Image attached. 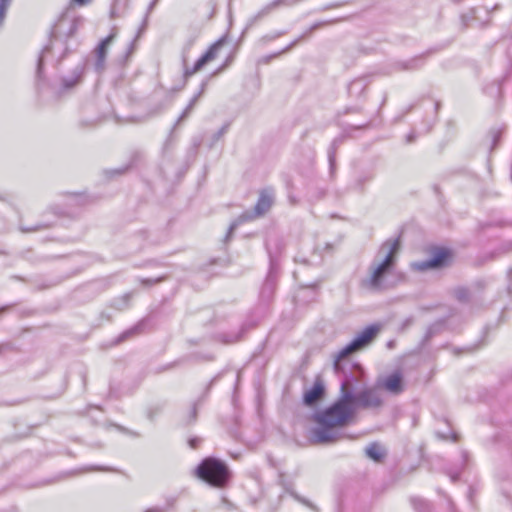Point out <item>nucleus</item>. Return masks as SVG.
<instances>
[{
  "label": "nucleus",
  "mask_w": 512,
  "mask_h": 512,
  "mask_svg": "<svg viewBox=\"0 0 512 512\" xmlns=\"http://www.w3.org/2000/svg\"><path fill=\"white\" fill-rule=\"evenodd\" d=\"M291 495L296 499L298 500L299 502L309 506V507H312V505L306 500V499H303L301 497H299L296 493L294 492H291Z\"/></svg>",
  "instance_id": "nucleus-24"
},
{
  "label": "nucleus",
  "mask_w": 512,
  "mask_h": 512,
  "mask_svg": "<svg viewBox=\"0 0 512 512\" xmlns=\"http://www.w3.org/2000/svg\"><path fill=\"white\" fill-rule=\"evenodd\" d=\"M219 71H221V68H218V70L215 71V74H218Z\"/></svg>",
  "instance_id": "nucleus-39"
},
{
  "label": "nucleus",
  "mask_w": 512,
  "mask_h": 512,
  "mask_svg": "<svg viewBox=\"0 0 512 512\" xmlns=\"http://www.w3.org/2000/svg\"><path fill=\"white\" fill-rule=\"evenodd\" d=\"M329 161H330V164L332 165L333 164V156H332V154L329 155Z\"/></svg>",
  "instance_id": "nucleus-34"
},
{
  "label": "nucleus",
  "mask_w": 512,
  "mask_h": 512,
  "mask_svg": "<svg viewBox=\"0 0 512 512\" xmlns=\"http://www.w3.org/2000/svg\"><path fill=\"white\" fill-rule=\"evenodd\" d=\"M206 86H207V81H203L201 83V87H200V90L198 93H196L190 100V102L188 103L187 107L184 109V111L182 112V114L180 115L179 119H178V122L184 120L186 117H188V115L192 112V110L194 109L195 105L197 104V102L199 101V99L202 97V95L204 94L205 92V89H206Z\"/></svg>",
  "instance_id": "nucleus-13"
},
{
  "label": "nucleus",
  "mask_w": 512,
  "mask_h": 512,
  "mask_svg": "<svg viewBox=\"0 0 512 512\" xmlns=\"http://www.w3.org/2000/svg\"><path fill=\"white\" fill-rule=\"evenodd\" d=\"M366 455L374 461H381L385 456V450L376 443H372L366 448Z\"/></svg>",
  "instance_id": "nucleus-15"
},
{
  "label": "nucleus",
  "mask_w": 512,
  "mask_h": 512,
  "mask_svg": "<svg viewBox=\"0 0 512 512\" xmlns=\"http://www.w3.org/2000/svg\"><path fill=\"white\" fill-rule=\"evenodd\" d=\"M226 131V128L223 127L219 132H218V137L222 136Z\"/></svg>",
  "instance_id": "nucleus-31"
},
{
  "label": "nucleus",
  "mask_w": 512,
  "mask_h": 512,
  "mask_svg": "<svg viewBox=\"0 0 512 512\" xmlns=\"http://www.w3.org/2000/svg\"><path fill=\"white\" fill-rule=\"evenodd\" d=\"M297 43V41H294L292 42L289 46H287L284 50H282L279 54L281 53H284V52H287L288 50H290L295 44Z\"/></svg>",
  "instance_id": "nucleus-29"
},
{
  "label": "nucleus",
  "mask_w": 512,
  "mask_h": 512,
  "mask_svg": "<svg viewBox=\"0 0 512 512\" xmlns=\"http://www.w3.org/2000/svg\"><path fill=\"white\" fill-rule=\"evenodd\" d=\"M467 291L464 290V289H460L457 291V298L461 301L463 300H466L467 299Z\"/></svg>",
  "instance_id": "nucleus-23"
},
{
  "label": "nucleus",
  "mask_w": 512,
  "mask_h": 512,
  "mask_svg": "<svg viewBox=\"0 0 512 512\" xmlns=\"http://www.w3.org/2000/svg\"><path fill=\"white\" fill-rule=\"evenodd\" d=\"M275 200L274 191L271 189H264L260 192L258 201L253 211H245L236 220H234L228 230L227 238L231 237L233 232L239 225L244 222L255 220L256 218L264 216L272 207Z\"/></svg>",
  "instance_id": "nucleus-4"
},
{
  "label": "nucleus",
  "mask_w": 512,
  "mask_h": 512,
  "mask_svg": "<svg viewBox=\"0 0 512 512\" xmlns=\"http://www.w3.org/2000/svg\"><path fill=\"white\" fill-rule=\"evenodd\" d=\"M11 3V0H0V28L3 25L4 19L6 17V12Z\"/></svg>",
  "instance_id": "nucleus-18"
},
{
  "label": "nucleus",
  "mask_w": 512,
  "mask_h": 512,
  "mask_svg": "<svg viewBox=\"0 0 512 512\" xmlns=\"http://www.w3.org/2000/svg\"><path fill=\"white\" fill-rule=\"evenodd\" d=\"M369 84V76L359 77L353 80L349 85V93L353 96H359Z\"/></svg>",
  "instance_id": "nucleus-14"
},
{
  "label": "nucleus",
  "mask_w": 512,
  "mask_h": 512,
  "mask_svg": "<svg viewBox=\"0 0 512 512\" xmlns=\"http://www.w3.org/2000/svg\"><path fill=\"white\" fill-rule=\"evenodd\" d=\"M399 240L386 241L368 268V273L361 281V286L371 291H382L389 288L399 250Z\"/></svg>",
  "instance_id": "nucleus-2"
},
{
  "label": "nucleus",
  "mask_w": 512,
  "mask_h": 512,
  "mask_svg": "<svg viewBox=\"0 0 512 512\" xmlns=\"http://www.w3.org/2000/svg\"><path fill=\"white\" fill-rule=\"evenodd\" d=\"M324 387L321 383L316 382L311 389L304 393V403L306 405L315 404L323 395Z\"/></svg>",
  "instance_id": "nucleus-11"
},
{
  "label": "nucleus",
  "mask_w": 512,
  "mask_h": 512,
  "mask_svg": "<svg viewBox=\"0 0 512 512\" xmlns=\"http://www.w3.org/2000/svg\"><path fill=\"white\" fill-rule=\"evenodd\" d=\"M275 56H276V55H272V56H271V58H275ZM269 59H270V57L266 59V62H268V61H269Z\"/></svg>",
  "instance_id": "nucleus-38"
},
{
  "label": "nucleus",
  "mask_w": 512,
  "mask_h": 512,
  "mask_svg": "<svg viewBox=\"0 0 512 512\" xmlns=\"http://www.w3.org/2000/svg\"><path fill=\"white\" fill-rule=\"evenodd\" d=\"M285 0H274L273 2L267 4L264 6L253 18L250 19L249 24L253 25L258 20L264 18L265 16L269 15L274 9L278 8L279 6L285 4Z\"/></svg>",
  "instance_id": "nucleus-12"
},
{
  "label": "nucleus",
  "mask_w": 512,
  "mask_h": 512,
  "mask_svg": "<svg viewBox=\"0 0 512 512\" xmlns=\"http://www.w3.org/2000/svg\"><path fill=\"white\" fill-rule=\"evenodd\" d=\"M451 479H452V481H456L457 480V475H452Z\"/></svg>",
  "instance_id": "nucleus-35"
},
{
  "label": "nucleus",
  "mask_w": 512,
  "mask_h": 512,
  "mask_svg": "<svg viewBox=\"0 0 512 512\" xmlns=\"http://www.w3.org/2000/svg\"><path fill=\"white\" fill-rule=\"evenodd\" d=\"M155 5V1H153L150 6H149V10H151L153 8V6Z\"/></svg>",
  "instance_id": "nucleus-36"
},
{
  "label": "nucleus",
  "mask_w": 512,
  "mask_h": 512,
  "mask_svg": "<svg viewBox=\"0 0 512 512\" xmlns=\"http://www.w3.org/2000/svg\"><path fill=\"white\" fill-rule=\"evenodd\" d=\"M413 138H414V136H413L412 134H410V135L408 136L407 141H408V142H412Z\"/></svg>",
  "instance_id": "nucleus-32"
},
{
  "label": "nucleus",
  "mask_w": 512,
  "mask_h": 512,
  "mask_svg": "<svg viewBox=\"0 0 512 512\" xmlns=\"http://www.w3.org/2000/svg\"><path fill=\"white\" fill-rule=\"evenodd\" d=\"M87 471H111L115 472V469L109 468V467H91L87 469Z\"/></svg>",
  "instance_id": "nucleus-22"
},
{
  "label": "nucleus",
  "mask_w": 512,
  "mask_h": 512,
  "mask_svg": "<svg viewBox=\"0 0 512 512\" xmlns=\"http://www.w3.org/2000/svg\"><path fill=\"white\" fill-rule=\"evenodd\" d=\"M499 136H500V133H499V132H495V133L493 134V142H494V144L496 143V141H497V139L499 138Z\"/></svg>",
  "instance_id": "nucleus-30"
},
{
  "label": "nucleus",
  "mask_w": 512,
  "mask_h": 512,
  "mask_svg": "<svg viewBox=\"0 0 512 512\" xmlns=\"http://www.w3.org/2000/svg\"><path fill=\"white\" fill-rule=\"evenodd\" d=\"M115 37H116V32L113 31L109 36H107L105 39H103L95 49V55H96L95 68L98 72H101L104 70L107 50H108V47L110 46V44L113 42Z\"/></svg>",
  "instance_id": "nucleus-10"
},
{
  "label": "nucleus",
  "mask_w": 512,
  "mask_h": 512,
  "mask_svg": "<svg viewBox=\"0 0 512 512\" xmlns=\"http://www.w3.org/2000/svg\"><path fill=\"white\" fill-rule=\"evenodd\" d=\"M381 391L391 395H399L405 390L403 375L400 371H394L389 375L378 377L376 380Z\"/></svg>",
  "instance_id": "nucleus-6"
},
{
  "label": "nucleus",
  "mask_w": 512,
  "mask_h": 512,
  "mask_svg": "<svg viewBox=\"0 0 512 512\" xmlns=\"http://www.w3.org/2000/svg\"><path fill=\"white\" fill-rule=\"evenodd\" d=\"M219 71H221V68H218V70L215 71V74H218Z\"/></svg>",
  "instance_id": "nucleus-40"
},
{
  "label": "nucleus",
  "mask_w": 512,
  "mask_h": 512,
  "mask_svg": "<svg viewBox=\"0 0 512 512\" xmlns=\"http://www.w3.org/2000/svg\"><path fill=\"white\" fill-rule=\"evenodd\" d=\"M348 379L341 382L340 396L329 407L313 416L315 426L311 430L314 443L330 444L345 438L344 428L354 417L358 408L378 409L384 404L382 391L375 384L354 394Z\"/></svg>",
  "instance_id": "nucleus-1"
},
{
  "label": "nucleus",
  "mask_w": 512,
  "mask_h": 512,
  "mask_svg": "<svg viewBox=\"0 0 512 512\" xmlns=\"http://www.w3.org/2000/svg\"><path fill=\"white\" fill-rule=\"evenodd\" d=\"M219 71H221V68H218V70L215 71V74H218Z\"/></svg>",
  "instance_id": "nucleus-41"
},
{
  "label": "nucleus",
  "mask_w": 512,
  "mask_h": 512,
  "mask_svg": "<svg viewBox=\"0 0 512 512\" xmlns=\"http://www.w3.org/2000/svg\"><path fill=\"white\" fill-rule=\"evenodd\" d=\"M378 332L379 328L377 326H369L365 328L360 334H358L350 344H348L337 353L334 360V370L336 372H340L342 370V360H344L350 354L369 345L376 337Z\"/></svg>",
  "instance_id": "nucleus-5"
},
{
  "label": "nucleus",
  "mask_w": 512,
  "mask_h": 512,
  "mask_svg": "<svg viewBox=\"0 0 512 512\" xmlns=\"http://www.w3.org/2000/svg\"><path fill=\"white\" fill-rule=\"evenodd\" d=\"M196 474L211 486L222 488L229 480L228 467L215 458H206L196 469Z\"/></svg>",
  "instance_id": "nucleus-3"
},
{
  "label": "nucleus",
  "mask_w": 512,
  "mask_h": 512,
  "mask_svg": "<svg viewBox=\"0 0 512 512\" xmlns=\"http://www.w3.org/2000/svg\"><path fill=\"white\" fill-rule=\"evenodd\" d=\"M82 22L83 21L80 18H69L68 16L63 15L54 25L52 30V37L54 39L72 37Z\"/></svg>",
  "instance_id": "nucleus-7"
},
{
  "label": "nucleus",
  "mask_w": 512,
  "mask_h": 512,
  "mask_svg": "<svg viewBox=\"0 0 512 512\" xmlns=\"http://www.w3.org/2000/svg\"><path fill=\"white\" fill-rule=\"evenodd\" d=\"M285 34V32H276L274 34H271V35H265L261 38V41L263 43H266V42H269V41H273L281 36H283Z\"/></svg>",
  "instance_id": "nucleus-20"
},
{
  "label": "nucleus",
  "mask_w": 512,
  "mask_h": 512,
  "mask_svg": "<svg viewBox=\"0 0 512 512\" xmlns=\"http://www.w3.org/2000/svg\"><path fill=\"white\" fill-rule=\"evenodd\" d=\"M38 228H34V229H27L26 231H37Z\"/></svg>",
  "instance_id": "nucleus-37"
},
{
  "label": "nucleus",
  "mask_w": 512,
  "mask_h": 512,
  "mask_svg": "<svg viewBox=\"0 0 512 512\" xmlns=\"http://www.w3.org/2000/svg\"><path fill=\"white\" fill-rule=\"evenodd\" d=\"M92 0H73L79 6H85L91 3Z\"/></svg>",
  "instance_id": "nucleus-26"
},
{
  "label": "nucleus",
  "mask_w": 512,
  "mask_h": 512,
  "mask_svg": "<svg viewBox=\"0 0 512 512\" xmlns=\"http://www.w3.org/2000/svg\"><path fill=\"white\" fill-rule=\"evenodd\" d=\"M199 442H200V440H198V439H191V440H190V446H191L192 448H196V447L198 446V443H199Z\"/></svg>",
  "instance_id": "nucleus-27"
},
{
  "label": "nucleus",
  "mask_w": 512,
  "mask_h": 512,
  "mask_svg": "<svg viewBox=\"0 0 512 512\" xmlns=\"http://www.w3.org/2000/svg\"><path fill=\"white\" fill-rule=\"evenodd\" d=\"M274 288L275 280L272 276H268L262 288V295L265 297H270L274 291Z\"/></svg>",
  "instance_id": "nucleus-17"
},
{
  "label": "nucleus",
  "mask_w": 512,
  "mask_h": 512,
  "mask_svg": "<svg viewBox=\"0 0 512 512\" xmlns=\"http://www.w3.org/2000/svg\"><path fill=\"white\" fill-rule=\"evenodd\" d=\"M49 50H50L49 47H45L43 49L39 59H38V65H37V74H38V76H40V74H41L44 58H45V55L49 52Z\"/></svg>",
  "instance_id": "nucleus-19"
},
{
  "label": "nucleus",
  "mask_w": 512,
  "mask_h": 512,
  "mask_svg": "<svg viewBox=\"0 0 512 512\" xmlns=\"http://www.w3.org/2000/svg\"><path fill=\"white\" fill-rule=\"evenodd\" d=\"M450 257V253L446 249L437 250L430 259L413 262L411 267L415 271H426L428 269L439 268L443 266L447 259Z\"/></svg>",
  "instance_id": "nucleus-8"
},
{
  "label": "nucleus",
  "mask_w": 512,
  "mask_h": 512,
  "mask_svg": "<svg viewBox=\"0 0 512 512\" xmlns=\"http://www.w3.org/2000/svg\"><path fill=\"white\" fill-rule=\"evenodd\" d=\"M413 504L419 512H424L428 508V504L422 500H413Z\"/></svg>",
  "instance_id": "nucleus-21"
},
{
  "label": "nucleus",
  "mask_w": 512,
  "mask_h": 512,
  "mask_svg": "<svg viewBox=\"0 0 512 512\" xmlns=\"http://www.w3.org/2000/svg\"><path fill=\"white\" fill-rule=\"evenodd\" d=\"M140 326L141 324L137 325L136 327L132 328L131 330L125 332L122 337L123 338H126L128 335H131V334H135L138 332V330L140 329Z\"/></svg>",
  "instance_id": "nucleus-25"
},
{
  "label": "nucleus",
  "mask_w": 512,
  "mask_h": 512,
  "mask_svg": "<svg viewBox=\"0 0 512 512\" xmlns=\"http://www.w3.org/2000/svg\"><path fill=\"white\" fill-rule=\"evenodd\" d=\"M81 74L82 71L79 68H76L71 77L63 79L62 83L64 88L74 87L79 82Z\"/></svg>",
  "instance_id": "nucleus-16"
},
{
  "label": "nucleus",
  "mask_w": 512,
  "mask_h": 512,
  "mask_svg": "<svg viewBox=\"0 0 512 512\" xmlns=\"http://www.w3.org/2000/svg\"><path fill=\"white\" fill-rule=\"evenodd\" d=\"M118 11H117V8H116V5H113L112 9H111V16L112 17H118Z\"/></svg>",
  "instance_id": "nucleus-28"
},
{
  "label": "nucleus",
  "mask_w": 512,
  "mask_h": 512,
  "mask_svg": "<svg viewBox=\"0 0 512 512\" xmlns=\"http://www.w3.org/2000/svg\"><path fill=\"white\" fill-rule=\"evenodd\" d=\"M146 512H160V510L155 508V509H149Z\"/></svg>",
  "instance_id": "nucleus-33"
},
{
  "label": "nucleus",
  "mask_w": 512,
  "mask_h": 512,
  "mask_svg": "<svg viewBox=\"0 0 512 512\" xmlns=\"http://www.w3.org/2000/svg\"><path fill=\"white\" fill-rule=\"evenodd\" d=\"M223 44V40H219L216 43H214L204 55H202L194 64L192 68H186L184 75L185 77H190L193 74L199 72L202 70L209 62L213 61L218 54L219 49L221 48Z\"/></svg>",
  "instance_id": "nucleus-9"
}]
</instances>
